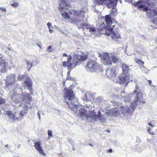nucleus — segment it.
Returning <instances> with one entry per match:
<instances>
[{
  "instance_id": "obj_1",
  "label": "nucleus",
  "mask_w": 157,
  "mask_h": 157,
  "mask_svg": "<svg viewBox=\"0 0 157 157\" xmlns=\"http://www.w3.org/2000/svg\"><path fill=\"white\" fill-rule=\"evenodd\" d=\"M11 98L10 101L14 102L15 104H13V105L16 107L21 106L23 105L24 108L21 111L19 114L20 117H17L15 115L16 112L8 111L6 112V114L8 115L9 120L11 122L21 120L23 118V116L28 111V108H31L32 105L31 104L32 98L30 96L29 94L26 93L24 95H21L17 94L16 92L11 91L9 94Z\"/></svg>"
},
{
  "instance_id": "obj_2",
  "label": "nucleus",
  "mask_w": 157,
  "mask_h": 157,
  "mask_svg": "<svg viewBox=\"0 0 157 157\" xmlns=\"http://www.w3.org/2000/svg\"><path fill=\"white\" fill-rule=\"evenodd\" d=\"M64 98L65 101L69 105V107L73 110L77 115H79L83 117L82 119L86 120L90 117L92 120L97 121V117L95 112L94 111L89 112V114L87 111L84 109L83 107L78 105L77 98L74 95L73 91L71 89H67L65 90Z\"/></svg>"
},
{
  "instance_id": "obj_3",
  "label": "nucleus",
  "mask_w": 157,
  "mask_h": 157,
  "mask_svg": "<svg viewBox=\"0 0 157 157\" xmlns=\"http://www.w3.org/2000/svg\"><path fill=\"white\" fill-rule=\"evenodd\" d=\"M81 52H78L77 53H74L73 59L74 60H77L74 64L71 62L72 57L70 56H68L67 58V61H64L63 63V65L64 67H68V70H71L73 69L75 66H78L82 63V61H85L87 59V56L86 55L83 54H80Z\"/></svg>"
},
{
  "instance_id": "obj_4",
  "label": "nucleus",
  "mask_w": 157,
  "mask_h": 157,
  "mask_svg": "<svg viewBox=\"0 0 157 157\" xmlns=\"http://www.w3.org/2000/svg\"><path fill=\"white\" fill-rule=\"evenodd\" d=\"M139 87L136 86L135 87V90L132 93L128 95H125V92H123L121 94V96L124 98V101L126 102H129L130 101H134L136 104H139L140 103H144L143 100L142 94L137 92L139 89Z\"/></svg>"
},
{
  "instance_id": "obj_5",
  "label": "nucleus",
  "mask_w": 157,
  "mask_h": 157,
  "mask_svg": "<svg viewBox=\"0 0 157 157\" xmlns=\"http://www.w3.org/2000/svg\"><path fill=\"white\" fill-rule=\"evenodd\" d=\"M67 0H61L62 3L59 4V10L61 11L62 16L66 19H70L69 16L68 14V12L71 14H73L75 16H77L78 18L83 17L84 15L83 12L81 10H72L69 11V10L64 7V6H68L69 3H67L66 1Z\"/></svg>"
},
{
  "instance_id": "obj_6",
  "label": "nucleus",
  "mask_w": 157,
  "mask_h": 157,
  "mask_svg": "<svg viewBox=\"0 0 157 157\" xmlns=\"http://www.w3.org/2000/svg\"><path fill=\"white\" fill-rule=\"evenodd\" d=\"M133 4L135 6H137L140 9H143V10L146 11V15L150 18H151L155 16V12L154 9H148V2L146 0H139L137 2H136Z\"/></svg>"
},
{
  "instance_id": "obj_7",
  "label": "nucleus",
  "mask_w": 157,
  "mask_h": 157,
  "mask_svg": "<svg viewBox=\"0 0 157 157\" xmlns=\"http://www.w3.org/2000/svg\"><path fill=\"white\" fill-rule=\"evenodd\" d=\"M116 27L115 25H113L112 28H109V30L105 33L108 36H110L113 40L118 43H120L121 37L120 35L117 32V29L115 28Z\"/></svg>"
},
{
  "instance_id": "obj_8",
  "label": "nucleus",
  "mask_w": 157,
  "mask_h": 157,
  "mask_svg": "<svg viewBox=\"0 0 157 157\" xmlns=\"http://www.w3.org/2000/svg\"><path fill=\"white\" fill-rule=\"evenodd\" d=\"M6 83L5 88L7 90L13 89L16 86V87H17L18 85L16 83L15 75L13 74H10L7 76Z\"/></svg>"
},
{
  "instance_id": "obj_9",
  "label": "nucleus",
  "mask_w": 157,
  "mask_h": 157,
  "mask_svg": "<svg viewBox=\"0 0 157 157\" xmlns=\"http://www.w3.org/2000/svg\"><path fill=\"white\" fill-rule=\"evenodd\" d=\"M132 76L129 73H122L119 77V84L126 86L129 81L132 80Z\"/></svg>"
},
{
  "instance_id": "obj_10",
  "label": "nucleus",
  "mask_w": 157,
  "mask_h": 157,
  "mask_svg": "<svg viewBox=\"0 0 157 157\" xmlns=\"http://www.w3.org/2000/svg\"><path fill=\"white\" fill-rule=\"evenodd\" d=\"M98 63L94 60H89L86 67V70L90 72L95 71L98 68Z\"/></svg>"
},
{
  "instance_id": "obj_11",
  "label": "nucleus",
  "mask_w": 157,
  "mask_h": 157,
  "mask_svg": "<svg viewBox=\"0 0 157 157\" xmlns=\"http://www.w3.org/2000/svg\"><path fill=\"white\" fill-rule=\"evenodd\" d=\"M101 58V62L105 66L110 65L112 64V62L110 59L111 57L108 53H102L100 55Z\"/></svg>"
},
{
  "instance_id": "obj_12",
  "label": "nucleus",
  "mask_w": 157,
  "mask_h": 157,
  "mask_svg": "<svg viewBox=\"0 0 157 157\" xmlns=\"http://www.w3.org/2000/svg\"><path fill=\"white\" fill-rule=\"evenodd\" d=\"M117 14V9L115 8H113L110 12L109 15H107L105 16V21L106 25L108 27H110L112 23L110 16L112 17H115Z\"/></svg>"
},
{
  "instance_id": "obj_13",
  "label": "nucleus",
  "mask_w": 157,
  "mask_h": 157,
  "mask_svg": "<svg viewBox=\"0 0 157 157\" xmlns=\"http://www.w3.org/2000/svg\"><path fill=\"white\" fill-rule=\"evenodd\" d=\"M132 102L131 103V105L130 107H128L125 106L124 107L121 106L120 107L121 111L122 114H124L125 113L128 112H132L134 109L135 107H136L135 105H137L134 102V101H132Z\"/></svg>"
},
{
  "instance_id": "obj_14",
  "label": "nucleus",
  "mask_w": 157,
  "mask_h": 157,
  "mask_svg": "<svg viewBox=\"0 0 157 157\" xmlns=\"http://www.w3.org/2000/svg\"><path fill=\"white\" fill-rule=\"evenodd\" d=\"M120 111L117 108H113L111 109L106 113V117L117 116L120 115Z\"/></svg>"
},
{
  "instance_id": "obj_15",
  "label": "nucleus",
  "mask_w": 157,
  "mask_h": 157,
  "mask_svg": "<svg viewBox=\"0 0 157 157\" xmlns=\"http://www.w3.org/2000/svg\"><path fill=\"white\" fill-rule=\"evenodd\" d=\"M106 74L109 78H112L116 75L115 67H113L107 69L106 71Z\"/></svg>"
},
{
  "instance_id": "obj_16",
  "label": "nucleus",
  "mask_w": 157,
  "mask_h": 157,
  "mask_svg": "<svg viewBox=\"0 0 157 157\" xmlns=\"http://www.w3.org/2000/svg\"><path fill=\"white\" fill-rule=\"evenodd\" d=\"M8 63L4 59H0V72H5L8 65Z\"/></svg>"
},
{
  "instance_id": "obj_17",
  "label": "nucleus",
  "mask_w": 157,
  "mask_h": 157,
  "mask_svg": "<svg viewBox=\"0 0 157 157\" xmlns=\"http://www.w3.org/2000/svg\"><path fill=\"white\" fill-rule=\"evenodd\" d=\"M34 146L35 149L37 150L40 153L43 155H45L42 149V147L40 146V141L35 142L34 143Z\"/></svg>"
},
{
  "instance_id": "obj_18",
  "label": "nucleus",
  "mask_w": 157,
  "mask_h": 157,
  "mask_svg": "<svg viewBox=\"0 0 157 157\" xmlns=\"http://www.w3.org/2000/svg\"><path fill=\"white\" fill-rule=\"evenodd\" d=\"M25 86L28 88V89L30 90L32 89V81L30 78L27 77L24 81Z\"/></svg>"
},
{
  "instance_id": "obj_19",
  "label": "nucleus",
  "mask_w": 157,
  "mask_h": 157,
  "mask_svg": "<svg viewBox=\"0 0 157 157\" xmlns=\"http://www.w3.org/2000/svg\"><path fill=\"white\" fill-rule=\"evenodd\" d=\"M106 4L109 8H113L117 4L116 2L114 0H107Z\"/></svg>"
},
{
  "instance_id": "obj_20",
  "label": "nucleus",
  "mask_w": 157,
  "mask_h": 157,
  "mask_svg": "<svg viewBox=\"0 0 157 157\" xmlns=\"http://www.w3.org/2000/svg\"><path fill=\"white\" fill-rule=\"evenodd\" d=\"M111 59H112L114 63H116L118 62L119 58L117 54L113 53L110 55Z\"/></svg>"
},
{
  "instance_id": "obj_21",
  "label": "nucleus",
  "mask_w": 157,
  "mask_h": 157,
  "mask_svg": "<svg viewBox=\"0 0 157 157\" xmlns=\"http://www.w3.org/2000/svg\"><path fill=\"white\" fill-rule=\"evenodd\" d=\"M82 26H83L84 27H82V26H78V28L79 29H80L81 28H82L83 29H85V27L87 29H88L89 30V31L90 32H94L95 31V29L93 27H87V24L84 23V24H81Z\"/></svg>"
},
{
  "instance_id": "obj_22",
  "label": "nucleus",
  "mask_w": 157,
  "mask_h": 157,
  "mask_svg": "<svg viewBox=\"0 0 157 157\" xmlns=\"http://www.w3.org/2000/svg\"><path fill=\"white\" fill-rule=\"evenodd\" d=\"M122 69L123 71L122 73H129L128 72L130 71V70L129 69L128 66H127L125 63H123L122 64Z\"/></svg>"
},
{
  "instance_id": "obj_23",
  "label": "nucleus",
  "mask_w": 157,
  "mask_h": 157,
  "mask_svg": "<svg viewBox=\"0 0 157 157\" xmlns=\"http://www.w3.org/2000/svg\"><path fill=\"white\" fill-rule=\"evenodd\" d=\"M26 61L28 68V71H29L30 69L33 66V63H32V61H31L30 60H26Z\"/></svg>"
},
{
  "instance_id": "obj_24",
  "label": "nucleus",
  "mask_w": 157,
  "mask_h": 157,
  "mask_svg": "<svg viewBox=\"0 0 157 157\" xmlns=\"http://www.w3.org/2000/svg\"><path fill=\"white\" fill-rule=\"evenodd\" d=\"M100 121L101 123H104L106 121V120L105 117L104 116H102L100 117H99L97 118Z\"/></svg>"
},
{
  "instance_id": "obj_25",
  "label": "nucleus",
  "mask_w": 157,
  "mask_h": 157,
  "mask_svg": "<svg viewBox=\"0 0 157 157\" xmlns=\"http://www.w3.org/2000/svg\"><path fill=\"white\" fill-rule=\"evenodd\" d=\"M27 75H20L18 78H17V79L19 80H22L24 79L27 78Z\"/></svg>"
},
{
  "instance_id": "obj_26",
  "label": "nucleus",
  "mask_w": 157,
  "mask_h": 157,
  "mask_svg": "<svg viewBox=\"0 0 157 157\" xmlns=\"http://www.w3.org/2000/svg\"><path fill=\"white\" fill-rule=\"evenodd\" d=\"M107 0H95L96 3L98 5H102Z\"/></svg>"
},
{
  "instance_id": "obj_27",
  "label": "nucleus",
  "mask_w": 157,
  "mask_h": 157,
  "mask_svg": "<svg viewBox=\"0 0 157 157\" xmlns=\"http://www.w3.org/2000/svg\"><path fill=\"white\" fill-rule=\"evenodd\" d=\"M112 78L113 81L114 83H119V80H118V77H116L115 76L112 77Z\"/></svg>"
},
{
  "instance_id": "obj_28",
  "label": "nucleus",
  "mask_w": 157,
  "mask_h": 157,
  "mask_svg": "<svg viewBox=\"0 0 157 157\" xmlns=\"http://www.w3.org/2000/svg\"><path fill=\"white\" fill-rule=\"evenodd\" d=\"M136 62L139 64L140 68L141 67L143 66L144 63L143 61H141V60L138 59Z\"/></svg>"
},
{
  "instance_id": "obj_29",
  "label": "nucleus",
  "mask_w": 157,
  "mask_h": 157,
  "mask_svg": "<svg viewBox=\"0 0 157 157\" xmlns=\"http://www.w3.org/2000/svg\"><path fill=\"white\" fill-rule=\"evenodd\" d=\"M48 134L49 137H51L53 136L52 132L50 130H48Z\"/></svg>"
},
{
  "instance_id": "obj_30",
  "label": "nucleus",
  "mask_w": 157,
  "mask_h": 157,
  "mask_svg": "<svg viewBox=\"0 0 157 157\" xmlns=\"http://www.w3.org/2000/svg\"><path fill=\"white\" fill-rule=\"evenodd\" d=\"M5 100L2 98L0 97V104H2L5 103Z\"/></svg>"
},
{
  "instance_id": "obj_31",
  "label": "nucleus",
  "mask_w": 157,
  "mask_h": 157,
  "mask_svg": "<svg viewBox=\"0 0 157 157\" xmlns=\"http://www.w3.org/2000/svg\"><path fill=\"white\" fill-rule=\"evenodd\" d=\"M18 3L17 2L14 3L12 4L11 6L14 7H16L18 6Z\"/></svg>"
},
{
  "instance_id": "obj_32",
  "label": "nucleus",
  "mask_w": 157,
  "mask_h": 157,
  "mask_svg": "<svg viewBox=\"0 0 157 157\" xmlns=\"http://www.w3.org/2000/svg\"><path fill=\"white\" fill-rule=\"evenodd\" d=\"M52 48V47L51 46H49L47 49V51L49 52H52V51L51 49Z\"/></svg>"
},
{
  "instance_id": "obj_33",
  "label": "nucleus",
  "mask_w": 157,
  "mask_h": 157,
  "mask_svg": "<svg viewBox=\"0 0 157 157\" xmlns=\"http://www.w3.org/2000/svg\"><path fill=\"white\" fill-rule=\"evenodd\" d=\"M152 21L155 26H157V18H155L154 20H152Z\"/></svg>"
},
{
  "instance_id": "obj_34",
  "label": "nucleus",
  "mask_w": 157,
  "mask_h": 157,
  "mask_svg": "<svg viewBox=\"0 0 157 157\" xmlns=\"http://www.w3.org/2000/svg\"><path fill=\"white\" fill-rule=\"evenodd\" d=\"M32 61L33 63H34L35 64L34 66L36 65L37 64H38L39 63V62H38L35 60H32Z\"/></svg>"
},
{
  "instance_id": "obj_35",
  "label": "nucleus",
  "mask_w": 157,
  "mask_h": 157,
  "mask_svg": "<svg viewBox=\"0 0 157 157\" xmlns=\"http://www.w3.org/2000/svg\"><path fill=\"white\" fill-rule=\"evenodd\" d=\"M102 116H103V115L101 114L100 111H99L98 112V115H97V118Z\"/></svg>"
},
{
  "instance_id": "obj_36",
  "label": "nucleus",
  "mask_w": 157,
  "mask_h": 157,
  "mask_svg": "<svg viewBox=\"0 0 157 157\" xmlns=\"http://www.w3.org/2000/svg\"><path fill=\"white\" fill-rule=\"evenodd\" d=\"M47 26L48 27V29L52 28V26L50 22H48L47 24Z\"/></svg>"
},
{
  "instance_id": "obj_37",
  "label": "nucleus",
  "mask_w": 157,
  "mask_h": 157,
  "mask_svg": "<svg viewBox=\"0 0 157 157\" xmlns=\"http://www.w3.org/2000/svg\"><path fill=\"white\" fill-rule=\"evenodd\" d=\"M84 19L86 20V19H85V18H83V20H81L80 19H79V18H77L75 19V21L76 22H80L81 21H82V20H83Z\"/></svg>"
},
{
  "instance_id": "obj_38",
  "label": "nucleus",
  "mask_w": 157,
  "mask_h": 157,
  "mask_svg": "<svg viewBox=\"0 0 157 157\" xmlns=\"http://www.w3.org/2000/svg\"><path fill=\"white\" fill-rule=\"evenodd\" d=\"M82 99L84 101H86L87 100V99H88L87 98V96L86 94L85 95L84 97H83Z\"/></svg>"
},
{
  "instance_id": "obj_39",
  "label": "nucleus",
  "mask_w": 157,
  "mask_h": 157,
  "mask_svg": "<svg viewBox=\"0 0 157 157\" xmlns=\"http://www.w3.org/2000/svg\"><path fill=\"white\" fill-rule=\"evenodd\" d=\"M140 68L143 71L145 72V71L146 68L143 66L141 67Z\"/></svg>"
},
{
  "instance_id": "obj_40",
  "label": "nucleus",
  "mask_w": 157,
  "mask_h": 157,
  "mask_svg": "<svg viewBox=\"0 0 157 157\" xmlns=\"http://www.w3.org/2000/svg\"><path fill=\"white\" fill-rule=\"evenodd\" d=\"M0 10H1L2 12H6V10L5 8H4L2 7H0Z\"/></svg>"
},
{
  "instance_id": "obj_41",
  "label": "nucleus",
  "mask_w": 157,
  "mask_h": 157,
  "mask_svg": "<svg viewBox=\"0 0 157 157\" xmlns=\"http://www.w3.org/2000/svg\"><path fill=\"white\" fill-rule=\"evenodd\" d=\"M68 141L70 144H73V141L71 139H69L68 140Z\"/></svg>"
},
{
  "instance_id": "obj_42",
  "label": "nucleus",
  "mask_w": 157,
  "mask_h": 157,
  "mask_svg": "<svg viewBox=\"0 0 157 157\" xmlns=\"http://www.w3.org/2000/svg\"><path fill=\"white\" fill-rule=\"evenodd\" d=\"M67 78L69 80H72V79H73V78L70 77V76H69L67 77Z\"/></svg>"
},
{
  "instance_id": "obj_43",
  "label": "nucleus",
  "mask_w": 157,
  "mask_h": 157,
  "mask_svg": "<svg viewBox=\"0 0 157 157\" xmlns=\"http://www.w3.org/2000/svg\"><path fill=\"white\" fill-rule=\"evenodd\" d=\"M37 115H38V118H39V119L40 120L41 119V117H40V114H39V112H38L37 113Z\"/></svg>"
},
{
  "instance_id": "obj_44",
  "label": "nucleus",
  "mask_w": 157,
  "mask_h": 157,
  "mask_svg": "<svg viewBox=\"0 0 157 157\" xmlns=\"http://www.w3.org/2000/svg\"><path fill=\"white\" fill-rule=\"evenodd\" d=\"M70 70H69V71L67 73V77L70 76Z\"/></svg>"
},
{
  "instance_id": "obj_45",
  "label": "nucleus",
  "mask_w": 157,
  "mask_h": 157,
  "mask_svg": "<svg viewBox=\"0 0 157 157\" xmlns=\"http://www.w3.org/2000/svg\"><path fill=\"white\" fill-rule=\"evenodd\" d=\"M148 82H149V85H150L151 86V80H148Z\"/></svg>"
},
{
  "instance_id": "obj_46",
  "label": "nucleus",
  "mask_w": 157,
  "mask_h": 157,
  "mask_svg": "<svg viewBox=\"0 0 157 157\" xmlns=\"http://www.w3.org/2000/svg\"><path fill=\"white\" fill-rule=\"evenodd\" d=\"M49 31L51 33H52L53 32V30L51 28L49 29Z\"/></svg>"
},
{
  "instance_id": "obj_47",
  "label": "nucleus",
  "mask_w": 157,
  "mask_h": 157,
  "mask_svg": "<svg viewBox=\"0 0 157 157\" xmlns=\"http://www.w3.org/2000/svg\"><path fill=\"white\" fill-rule=\"evenodd\" d=\"M108 151L109 153H112V150L111 149H109Z\"/></svg>"
},
{
  "instance_id": "obj_48",
  "label": "nucleus",
  "mask_w": 157,
  "mask_h": 157,
  "mask_svg": "<svg viewBox=\"0 0 157 157\" xmlns=\"http://www.w3.org/2000/svg\"><path fill=\"white\" fill-rule=\"evenodd\" d=\"M63 56H65V57H67V56L68 57V56L65 53H63Z\"/></svg>"
},
{
  "instance_id": "obj_49",
  "label": "nucleus",
  "mask_w": 157,
  "mask_h": 157,
  "mask_svg": "<svg viewBox=\"0 0 157 157\" xmlns=\"http://www.w3.org/2000/svg\"><path fill=\"white\" fill-rule=\"evenodd\" d=\"M148 125H150L152 127H154V125H152V124L151 123H148Z\"/></svg>"
},
{
  "instance_id": "obj_50",
  "label": "nucleus",
  "mask_w": 157,
  "mask_h": 157,
  "mask_svg": "<svg viewBox=\"0 0 157 157\" xmlns=\"http://www.w3.org/2000/svg\"><path fill=\"white\" fill-rule=\"evenodd\" d=\"M148 131L150 133V132L151 130V129L150 128H148L147 129Z\"/></svg>"
},
{
  "instance_id": "obj_51",
  "label": "nucleus",
  "mask_w": 157,
  "mask_h": 157,
  "mask_svg": "<svg viewBox=\"0 0 157 157\" xmlns=\"http://www.w3.org/2000/svg\"><path fill=\"white\" fill-rule=\"evenodd\" d=\"M106 131L108 133H109L110 132V130H106Z\"/></svg>"
},
{
  "instance_id": "obj_52",
  "label": "nucleus",
  "mask_w": 157,
  "mask_h": 157,
  "mask_svg": "<svg viewBox=\"0 0 157 157\" xmlns=\"http://www.w3.org/2000/svg\"><path fill=\"white\" fill-rule=\"evenodd\" d=\"M155 16L156 15H157V10H155Z\"/></svg>"
},
{
  "instance_id": "obj_53",
  "label": "nucleus",
  "mask_w": 157,
  "mask_h": 157,
  "mask_svg": "<svg viewBox=\"0 0 157 157\" xmlns=\"http://www.w3.org/2000/svg\"><path fill=\"white\" fill-rule=\"evenodd\" d=\"M5 146L6 147H8V144H7L6 145H5Z\"/></svg>"
},
{
  "instance_id": "obj_54",
  "label": "nucleus",
  "mask_w": 157,
  "mask_h": 157,
  "mask_svg": "<svg viewBox=\"0 0 157 157\" xmlns=\"http://www.w3.org/2000/svg\"><path fill=\"white\" fill-rule=\"evenodd\" d=\"M1 114H2V112H1V111L0 110V115H1Z\"/></svg>"
},
{
  "instance_id": "obj_55",
  "label": "nucleus",
  "mask_w": 157,
  "mask_h": 157,
  "mask_svg": "<svg viewBox=\"0 0 157 157\" xmlns=\"http://www.w3.org/2000/svg\"><path fill=\"white\" fill-rule=\"evenodd\" d=\"M156 67H156V66H155V67H153V68H156Z\"/></svg>"
},
{
  "instance_id": "obj_56",
  "label": "nucleus",
  "mask_w": 157,
  "mask_h": 157,
  "mask_svg": "<svg viewBox=\"0 0 157 157\" xmlns=\"http://www.w3.org/2000/svg\"><path fill=\"white\" fill-rule=\"evenodd\" d=\"M89 144L91 146H92V145L90 144Z\"/></svg>"
},
{
  "instance_id": "obj_57",
  "label": "nucleus",
  "mask_w": 157,
  "mask_h": 157,
  "mask_svg": "<svg viewBox=\"0 0 157 157\" xmlns=\"http://www.w3.org/2000/svg\"><path fill=\"white\" fill-rule=\"evenodd\" d=\"M1 16V15H0V17Z\"/></svg>"
}]
</instances>
